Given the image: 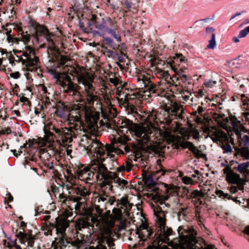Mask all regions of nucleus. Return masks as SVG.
Listing matches in <instances>:
<instances>
[{"label":"nucleus","mask_w":249,"mask_h":249,"mask_svg":"<svg viewBox=\"0 0 249 249\" xmlns=\"http://www.w3.org/2000/svg\"><path fill=\"white\" fill-rule=\"evenodd\" d=\"M112 128L115 130L116 134L114 136H126L125 133L129 131L132 136L135 137L139 142L142 145L146 144L148 141H153V135L150 127L142 124H133L132 121L126 118L120 119L112 124Z\"/></svg>","instance_id":"5"},{"label":"nucleus","mask_w":249,"mask_h":249,"mask_svg":"<svg viewBox=\"0 0 249 249\" xmlns=\"http://www.w3.org/2000/svg\"><path fill=\"white\" fill-rule=\"evenodd\" d=\"M234 155L237 157H242L245 160H249V149L245 146L236 148Z\"/></svg>","instance_id":"24"},{"label":"nucleus","mask_w":249,"mask_h":249,"mask_svg":"<svg viewBox=\"0 0 249 249\" xmlns=\"http://www.w3.org/2000/svg\"><path fill=\"white\" fill-rule=\"evenodd\" d=\"M133 204L130 203L127 197H123L117 200V208H114L110 214V211H107L101 217L102 227V234L104 238L110 240L114 233L112 229L114 227L115 221L122 220L123 213L129 216V211Z\"/></svg>","instance_id":"6"},{"label":"nucleus","mask_w":249,"mask_h":249,"mask_svg":"<svg viewBox=\"0 0 249 249\" xmlns=\"http://www.w3.org/2000/svg\"><path fill=\"white\" fill-rule=\"evenodd\" d=\"M41 90L43 91V94L44 96H48V95L50 94V93L48 92L47 88L44 86H41Z\"/></svg>","instance_id":"51"},{"label":"nucleus","mask_w":249,"mask_h":249,"mask_svg":"<svg viewBox=\"0 0 249 249\" xmlns=\"http://www.w3.org/2000/svg\"><path fill=\"white\" fill-rule=\"evenodd\" d=\"M222 116L220 115L215 114L214 117L217 120V122H219L220 118H222Z\"/></svg>","instance_id":"63"},{"label":"nucleus","mask_w":249,"mask_h":249,"mask_svg":"<svg viewBox=\"0 0 249 249\" xmlns=\"http://www.w3.org/2000/svg\"><path fill=\"white\" fill-rule=\"evenodd\" d=\"M5 247L10 249H22V248L17 244L16 242H11L10 243H4Z\"/></svg>","instance_id":"32"},{"label":"nucleus","mask_w":249,"mask_h":249,"mask_svg":"<svg viewBox=\"0 0 249 249\" xmlns=\"http://www.w3.org/2000/svg\"><path fill=\"white\" fill-rule=\"evenodd\" d=\"M216 195L222 199H231V196L227 193H224L222 191L220 190H216Z\"/></svg>","instance_id":"34"},{"label":"nucleus","mask_w":249,"mask_h":249,"mask_svg":"<svg viewBox=\"0 0 249 249\" xmlns=\"http://www.w3.org/2000/svg\"><path fill=\"white\" fill-rule=\"evenodd\" d=\"M110 83L113 84L114 86H117L119 84V80L117 78H112L109 79Z\"/></svg>","instance_id":"53"},{"label":"nucleus","mask_w":249,"mask_h":249,"mask_svg":"<svg viewBox=\"0 0 249 249\" xmlns=\"http://www.w3.org/2000/svg\"><path fill=\"white\" fill-rule=\"evenodd\" d=\"M19 100L21 102L23 103L25 105H27L29 103L28 99L24 96L20 97Z\"/></svg>","instance_id":"57"},{"label":"nucleus","mask_w":249,"mask_h":249,"mask_svg":"<svg viewBox=\"0 0 249 249\" xmlns=\"http://www.w3.org/2000/svg\"><path fill=\"white\" fill-rule=\"evenodd\" d=\"M45 99L44 100L43 102L44 103V106L46 107H48L50 104V99L49 98V97L48 96H45Z\"/></svg>","instance_id":"54"},{"label":"nucleus","mask_w":249,"mask_h":249,"mask_svg":"<svg viewBox=\"0 0 249 249\" xmlns=\"http://www.w3.org/2000/svg\"><path fill=\"white\" fill-rule=\"evenodd\" d=\"M215 34H213V37H212L211 39L209 41V44L207 45V48L209 49H214L216 45V41H215Z\"/></svg>","instance_id":"35"},{"label":"nucleus","mask_w":249,"mask_h":249,"mask_svg":"<svg viewBox=\"0 0 249 249\" xmlns=\"http://www.w3.org/2000/svg\"><path fill=\"white\" fill-rule=\"evenodd\" d=\"M68 109L66 106L63 103L59 102L56 105L55 114L61 117L66 115V112Z\"/></svg>","instance_id":"26"},{"label":"nucleus","mask_w":249,"mask_h":249,"mask_svg":"<svg viewBox=\"0 0 249 249\" xmlns=\"http://www.w3.org/2000/svg\"><path fill=\"white\" fill-rule=\"evenodd\" d=\"M128 138L126 136H114L113 138V141L111 142V143L107 144L104 145L103 143L104 147L106 148L107 146H110L112 149L111 150L107 158L109 157L110 158H113L114 156L113 153L116 154H120V153H124L123 149L126 152H128L130 150V148L129 146L125 145V143L128 141ZM104 151L107 152V151L106 149L104 150Z\"/></svg>","instance_id":"12"},{"label":"nucleus","mask_w":249,"mask_h":249,"mask_svg":"<svg viewBox=\"0 0 249 249\" xmlns=\"http://www.w3.org/2000/svg\"><path fill=\"white\" fill-rule=\"evenodd\" d=\"M80 145L93 156L90 164L86 167H82L77 170L78 179L75 178L78 183V179L86 183H90V181L96 180L100 185L102 191L100 194L95 197L94 205L96 212L100 214L102 213L103 209L105 207L107 204L112 205L115 201L114 197L109 196L105 189H108V191H112L113 182L117 186L123 188L127 185L128 182L125 179H121L116 173L108 172L107 167L103 163L107 156L110 154L109 152L112 148L108 145L106 148L107 152L104 151L106 148L104 147L102 143L97 139H92L88 136H84L80 142ZM78 185V184H77Z\"/></svg>","instance_id":"2"},{"label":"nucleus","mask_w":249,"mask_h":249,"mask_svg":"<svg viewBox=\"0 0 249 249\" xmlns=\"http://www.w3.org/2000/svg\"><path fill=\"white\" fill-rule=\"evenodd\" d=\"M136 233L141 240L145 241L151 236L153 233V230L147 224H142Z\"/></svg>","instance_id":"20"},{"label":"nucleus","mask_w":249,"mask_h":249,"mask_svg":"<svg viewBox=\"0 0 249 249\" xmlns=\"http://www.w3.org/2000/svg\"><path fill=\"white\" fill-rule=\"evenodd\" d=\"M139 96V94L132 89H125L122 95L118 98L119 102L122 104L125 107L129 106V101L134 100Z\"/></svg>","instance_id":"16"},{"label":"nucleus","mask_w":249,"mask_h":249,"mask_svg":"<svg viewBox=\"0 0 249 249\" xmlns=\"http://www.w3.org/2000/svg\"><path fill=\"white\" fill-rule=\"evenodd\" d=\"M213 141L215 142L223 143L228 141L227 136L222 131L215 129L213 131L209 133Z\"/></svg>","instance_id":"23"},{"label":"nucleus","mask_w":249,"mask_h":249,"mask_svg":"<svg viewBox=\"0 0 249 249\" xmlns=\"http://www.w3.org/2000/svg\"><path fill=\"white\" fill-rule=\"evenodd\" d=\"M89 249H107L105 246L101 245V244H99L95 247H94L93 246L90 247L89 248Z\"/></svg>","instance_id":"58"},{"label":"nucleus","mask_w":249,"mask_h":249,"mask_svg":"<svg viewBox=\"0 0 249 249\" xmlns=\"http://www.w3.org/2000/svg\"><path fill=\"white\" fill-rule=\"evenodd\" d=\"M7 40L9 43H18L19 41V39L18 38H13L10 36H7Z\"/></svg>","instance_id":"49"},{"label":"nucleus","mask_w":249,"mask_h":249,"mask_svg":"<svg viewBox=\"0 0 249 249\" xmlns=\"http://www.w3.org/2000/svg\"><path fill=\"white\" fill-rule=\"evenodd\" d=\"M136 80L139 85L142 87H147L150 94L157 93L158 91L164 88H162V85L160 84L157 85L152 82L150 80L149 75L145 71H141L136 76Z\"/></svg>","instance_id":"13"},{"label":"nucleus","mask_w":249,"mask_h":249,"mask_svg":"<svg viewBox=\"0 0 249 249\" xmlns=\"http://www.w3.org/2000/svg\"><path fill=\"white\" fill-rule=\"evenodd\" d=\"M182 146L185 148H189L191 151L195 147L193 143L190 142H185L182 143Z\"/></svg>","instance_id":"40"},{"label":"nucleus","mask_w":249,"mask_h":249,"mask_svg":"<svg viewBox=\"0 0 249 249\" xmlns=\"http://www.w3.org/2000/svg\"><path fill=\"white\" fill-rule=\"evenodd\" d=\"M224 174L226 175V179L228 182L231 184H239L241 181L240 176L234 173L229 167L223 169Z\"/></svg>","instance_id":"21"},{"label":"nucleus","mask_w":249,"mask_h":249,"mask_svg":"<svg viewBox=\"0 0 249 249\" xmlns=\"http://www.w3.org/2000/svg\"><path fill=\"white\" fill-rule=\"evenodd\" d=\"M149 63L151 66L150 71L160 79L158 84L162 85V88H165L168 80L170 79V75L167 71L163 70L157 66L165 64V62L160 59L157 55L152 54L150 55Z\"/></svg>","instance_id":"11"},{"label":"nucleus","mask_w":249,"mask_h":249,"mask_svg":"<svg viewBox=\"0 0 249 249\" xmlns=\"http://www.w3.org/2000/svg\"><path fill=\"white\" fill-rule=\"evenodd\" d=\"M249 33V26L240 31L238 37H244Z\"/></svg>","instance_id":"37"},{"label":"nucleus","mask_w":249,"mask_h":249,"mask_svg":"<svg viewBox=\"0 0 249 249\" xmlns=\"http://www.w3.org/2000/svg\"><path fill=\"white\" fill-rule=\"evenodd\" d=\"M77 180L72 177H69L65 186L68 191L69 196L63 193L59 194L60 201L66 204H69V201L72 200L74 195H80L82 196H89L90 193L89 189L83 188L77 183Z\"/></svg>","instance_id":"9"},{"label":"nucleus","mask_w":249,"mask_h":249,"mask_svg":"<svg viewBox=\"0 0 249 249\" xmlns=\"http://www.w3.org/2000/svg\"><path fill=\"white\" fill-rule=\"evenodd\" d=\"M74 246V242L71 239L68 238L66 235H57L54 241L52 243V248L53 249H63L68 245Z\"/></svg>","instance_id":"17"},{"label":"nucleus","mask_w":249,"mask_h":249,"mask_svg":"<svg viewBox=\"0 0 249 249\" xmlns=\"http://www.w3.org/2000/svg\"><path fill=\"white\" fill-rule=\"evenodd\" d=\"M217 82L212 79H209L205 81L203 83V86L208 88H213L215 86Z\"/></svg>","instance_id":"33"},{"label":"nucleus","mask_w":249,"mask_h":249,"mask_svg":"<svg viewBox=\"0 0 249 249\" xmlns=\"http://www.w3.org/2000/svg\"><path fill=\"white\" fill-rule=\"evenodd\" d=\"M36 36L38 37L40 36H46V39L48 42V46L51 50H54L55 48L54 43L53 41V35L49 33L48 30L44 26L40 25L37 26L36 31Z\"/></svg>","instance_id":"18"},{"label":"nucleus","mask_w":249,"mask_h":249,"mask_svg":"<svg viewBox=\"0 0 249 249\" xmlns=\"http://www.w3.org/2000/svg\"><path fill=\"white\" fill-rule=\"evenodd\" d=\"M18 237L19 238L20 242H22V240L24 239L26 237V235L22 231H19L18 234Z\"/></svg>","instance_id":"56"},{"label":"nucleus","mask_w":249,"mask_h":249,"mask_svg":"<svg viewBox=\"0 0 249 249\" xmlns=\"http://www.w3.org/2000/svg\"><path fill=\"white\" fill-rule=\"evenodd\" d=\"M15 56L9 59L10 63L13 65L15 62L21 63L28 71H36L39 68V61L35 55V50L30 46H26L25 51L14 50Z\"/></svg>","instance_id":"7"},{"label":"nucleus","mask_w":249,"mask_h":249,"mask_svg":"<svg viewBox=\"0 0 249 249\" xmlns=\"http://www.w3.org/2000/svg\"><path fill=\"white\" fill-rule=\"evenodd\" d=\"M54 223H49V224L46 223L44 226V230L45 234L47 235H52V229L54 228Z\"/></svg>","instance_id":"30"},{"label":"nucleus","mask_w":249,"mask_h":249,"mask_svg":"<svg viewBox=\"0 0 249 249\" xmlns=\"http://www.w3.org/2000/svg\"><path fill=\"white\" fill-rule=\"evenodd\" d=\"M87 196H82L80 195H74L72 197V201L76 202L75 205V209L77 213H82L84 211L86 208V197Z\"/></svg>","instance_id":"22"},{"label":"nucleus","mask_w":249,"mask_h":249,"mask_svg":"<svg viewBox=\"0 0 249 249\" xmlns=\"http://www.w3.org/2000/svg\"><path fill=\"white\" fill-rule=\"evenodd\" d=\"M98 87L99 95L102 97L106 105L109 107L111 104V92L110 89L102 78L99 79Z\"/></svg>","instance_id":"15"},{"label":"nucleus","mask_w":249,"mask_h":249,"mask_svg":"<svg viewBox=\"0 0 249 249\" xmlns=\"http://www.w3.org/2000/svg\"><path fill=\"white\" fill-rule=\"evenodd\" d=\"M243 118L249 124V112H244L243 113Z\"/></svg>","instance_id":"55"},{"label":"nucleus","mask_w":249,"mask_h":249,"mask_svg":"<svg viewBox=\"0 0 249 249\" xmlns=\"http://www.w3.org/2000/svg\"><path fill=\"white\" fill-rule=\"evenodd\" d=\"M244 189V186L242 185H239L238 187L235 186H232L230 188V191L231 193L233 194L236 193L238 190H242Z\"/></svg>","instance_id":"39"},{"label":"nucleus","mask_w":249,"mask_h":249,"mask_svg":"<svg viewBox=\"0 0 249 249\" xmlns=\"http://www.w3.org/2000/svg\"><path fill=\"white\" fill-rule=\"evenodd\" d=\"M125 227V225L124 222H120V224L119 225V230L121 231L123 229H124Z\"/></svg>","instance_id":"59"},{"label":"nucleus","mask_w":249,"mask_h":249,"mask_svg":"<svg viewBox=\"0 0 249 249\" xmlns=\"http://www.w3.org/2000/svg\"><path fill=\"white\" fill-rule=\"evenodd\" d=\"M223 127L227 130L231 141L235 140L237 142L242 141L249 149V131L247 134L242 135L241 131L243 127L241 125L240 122L235 116H230L229 120L226 121Z\"/></svg>","instance_id":"8"},{"label":"nucleus","mask_w":249,"mask_h":249,"mask_svg":"<svg viewBox=\"0 0 249 249\" xmlns=\"http://www.w3.org/2000/svg\"><path fill=\"white\" fill-rule=\"evenodd\" d=\"M57 235H66V231L69 226V221L63 218L57 217L54 223Z\"/></svg>","instance_id":"19"},{"label":"nucleus","mask_w":249,"mask_h":249,"mask_svg":"<svg viewBox=\"0 0 249 249\" xmlns=\"http://www.w3.org/2000/svg\"><path fill=\"white\" fill-rule=\"evenodd\" d=\"M143 180L145 184L147 185H152L153 183V179L151 174H149L143 178Z\"/></svg>","instance_id":"36"},{"label":"nucleus","mask_w":249,"mask_h":249,"mask_svg":"<svg viewBox=\"0 0 249 249\" xmlns=\"http://www.w3.org/2000/svg\"><path fill=\"white\" fill-rule=\"evenodd\" d=\"M41 107H42V106L40 107V108H36L35 110V114L37 116H39V115L41 114V117H44V113H41V111H42V109H41Z\"/></svg>","instance_id":"50"},{"label":"nucleus","mask_w":249,"mask_h":249,"mask_svg":"<svg viewBox=\"0 0 249 249\" xmlns=\"http://www.w3.org/2000/svg\"><path fill=\"white\" fill-rule=\"evenodd\" d=\"M125 57V55L119 56L118 57L119 61L121 62H124V61Z\"/></svg>","instance_id":"61"},{"label":"nucleus","mask_w":249,"mask_h":249,"mask_svg":"<svg viewBox=\"0 0 249 249\" xmlns=\"http://www.w3.org/2000/svg\"><path fill=\"white\" fill-rule=\"evenodd\" d=\"M11 128L9 127H4L0 130V134H9L11 133Z\"/></svg>","instance_id":"45"},{"label":"nucleus","mask_w":249,"mask_h":249,"mask_svg":"<svg viewBox=\"0 0 249 249\" xmlns=\"http://www.w3.org/2000/svg\"><path fill=\"white\" fill-rule=\"evenodd\" d=\"M35 141V140H29L28 142H26V143H24L23 146H21V148H29L31 147L33 145Z\"/></svg>","instance_id":"43"},{"label":"nucleus","mask_w":249,"mask_h":249,"mask_svg":"<svg viewBox=\"0 0 249 249\" xmlns=\"http://www.w3.org/2000/svg\"><path fill=\"white\" fill-rule=\"evenodd\" d=\"M235 168L240 173L245 176L248 175L249 174V161L239 163Z\"/></svg>","instance_id":"25"},{"label":"nucleus","mask_w":249,"mask_h":249,"mask_svg":"<svg viewBox=\"0 0 249 249\" xmlns=\"http://www.w3.org/2000/svg\"><path fill=\"white\" fill-rule=\"evenodd\" d=\"M173 59H169L167 61V66L170 67L174 71H175L178 76H180V78L185 77V81L187 80V77L186 75L181 74L180 75H179V72L180 69L179 68L178 62H183L185 61V57L180 54H176V56L173 57Z\"/></svg>","instance_id":"14"},{"label":"nucleus","mask_w":249,"mask_h":249,"mask_svg":"<svg viewBox=\"0 0 249 249\" xmlns=\"http://www.w3.org/2000/svg\"><path fill=\"white\" fill-rule=\"evenodd\" d=\"M88 222L85 220L80 219L76 223V229L81 230V229L86 228L88 226Z\"/></svg>","instance_id":"31"},{"label":"nucleus","mask_w":249,"mask_h":249,"mask_svg":"<svg viewBox=\"0 0 249 249\" xmlns=\"http://www.w3.org/2000/svg\"><path fill=\"white\" fill-rule=\"evenodd\" d=\"M182 182L186 184H192L194 181L190 177H184L182 178Z\"/></svg>","instance_id":"41"},{"label":"nucleus","mask_w":249,"mask_h":249,"mask_svg":"<svg viewBox=\"0 0 249 249\" xmlns=\"http://www.w3.org/2000/svg\"><path fill=\"white\" fill-rule=\"evenodd\" d=\"M193 153L195 155V156L197 158H200L202 157L201 152L198 149L196 146L194 147V148L191 150Z\"/></svg>","instance_id":"42"},{"label":"nucleus","mask_w":249,"mask_h":249,"mask_svg":"<svg viewBox=\"0 0 249 249\" xmlns=\"http://www.w3.org/2000/svg\"><path fill=\"white\" fill-rule=\"evenodd\" d=\"M21 39L22 41L24 43H27L30 40V35L27 33V32H22L21 33Z\"/></svg>","instance_id":"38"},{"label":"nucleus","mask_w":249,"mask_h":249,"mask_svg":"<svg viewBox=\"0 0 249 249\" xmlns=\"http://www.w3.org/2000/svg\"><path fill=\"white\" fill-rule=\"evenodd\" d=\"M10 76L14 79H18L20 76V73L18 71L12 72L10 74Z\"/></svg>","instance_id":"52"},{"label":"nucleus","mask_w":249,"mask_h":249,"mask_svg":"<svg viewBox=\"0 0 249 249\" xmlns=\"http://www.w3.org/2000/svg\"><path fill=\"white\" fill-rule=\"evenodd\" d=\"M199 174V172L198 170H196L195 171L194 174H192V177L193 178H197L199 179L198 175Z\"/></svg>","instance_id":"60"},{"label":"nucleus","mask_w":249,"mask_h":249,"mask_svg":"<svg viewBox=\"0 0 249 249\" xmlns=\"http://www.w3.org/2000/svg\"><path fill=\"white\" fill-rule=\"evenodd\" d=\"M179 80V77L177 76H173L171 77L170 76V79L168 80V81L166 83L165 88H168L172 86H175V87H177L178 85H179L180 83L178 82Z\"/></svg>","instance_id":"28"},{"label":"nucleus","mask_w":249,"mask_h":249,"mask_svg":"<svg viewBox=\"0 0 249 249\" xmlns=\"http://www.w3.org/2000/svg\"><path fill=\"white\" fill-rule=\"evenodd\" d=\"M51 216L50 215H44L42 217V218L43 219V220L45 221H47L50 218Z\"/></svg>","instance_id":"64"},{"label":"nucleus","mask_w":249,"mask_h":249,"mask_svg":"<svg viewBox=\"0 0 249 249\" xmlns=\"http://www.w3.org/2000/svg\"><path fill=\"white\" fill-rule=\"evenodd\" d=\"M203 194L201 192L197 190L194 191L191 194V197L192 198H196L198 196H202Z\"/></svg>","instance_id":"44"},{"label":"nucleus","mask_w":249,"mask_h":249,"mask_svg":"<svg viewBox=\"0 0 249 249\" xmlns=\"http://www.w3.org/2000/svg\"><path fill=\"white\" fill-rule=\"evenodd\" d=\"M132 165L129 161H126L125 164H123L121 166H120L117 168V172L118 173L113 172V173H116L117 176L121 179V178L119 177V173L123 172L124 171L129 172L131 170ZM123 179H122V180Z\"/></svg>","instance_id":"27"},{"label":"nucleus","mask_w":249,"mask_h":249,"mask_svg":"<svg viewBox=\"0 0 249 249\" xmlns=\"http://www.w3.org/2000/svg\"><path fill=\"white\" fill-rule=\"evenodd\" d=\"M168 196H161L157 193L152 196V199L157 206L153 207L154 215L156 217V226L158 228L157 232L155 234L156 239L152 244L147 247V249H170L167 246H161L162 243H168L169 241V236L172 234V230L166 226L165 211L163 209L169 207V205L165 202ZM189 249H215L212 245H207L204 248H199L196 245H193Z\"/></svg>","instance_id":"3"},{"label":"nucleus","mask_w":249,"mask_h":249,"mask_svg":"<svg viewBox=\"0 0 249 249\" xmlns=\"http://www.w3.org/2000/svg\"><path fill=\"white\" fill-rule=\"evenodd\" d=\"M127 107H128V113L132 114L135 117H136L137 116H140V118H141L142 120H143L144 118L143 117V116L144 115H143L142 116L139 114L138 109L136 107H135V106H134L133 105H131V104H129V106H127Z\"/></svg>","instance_id":"29"},{"label":"nucleus","mask_w":249,"mask_h":249,"mask_svg":"<svg viewBox=\"0 0 249 249\" xmlns=\"http://www.w3.org/2000/svg\"><path fill=\"white\" fill-rule=\"evenodd\" d=\"M5 201L9 203L13 200V197L10 193L6 194V197L5 198Z\"/></svg>","instance_id":"48"},{"label":"nucleus","mask_w":249,"mask_h":249,"mask_svg":"<svg viewBox=\"0 0 249 249\" xmlns=\"http://www.w3.org/2000/svg\"><path fill=\"white\" fill-rule=\"evenodd\" d=\"M107 23L104 21L103 23L95 24V30H93L92 28L90 29V32L93 33L94 35H99L103 37L107 34H110L117 41L120 40V36L118 35L119 33L120 29L117 23L114 20L111 19L107 20Z\"/></svg>","instance_id":"10"},{"label":"nucleus","mask_w":249,"mask_h":249,"mask_svg":"<svg viewBox=\"0 0 249 249\" xmlns=\"http://www.w3.org/2000/svg\"><path fill=\"white\" fill-rule=\"evenodd\" d=\"M197 111L198 113L201 114V113L203 111V108L201 106H198L197 109Z\"/></svg>","instance_id":"62"},{"label":"nucleus","mask_w":249,"mask_h":249,"mask_svg":"<svg viewBox=\"0 0 249 249\" xmlns=\"http://www.w3.org/2000/svg\"><path fill=\"white\" fill-rule=\"evenodd\" d=\"M183 112L182 108L177 105H174L170 108L167 107L165 110L160 113L154 110L152 111H145V116L143 117L146 123L143 124L147 125L149 127H150L153 135V141H148L146 144L152 145L156 142L155 134L159 131L157 126L160 124H166L167 125H169L172 120H182Z\"/></svg>","instance_id":"4"},{"label":"nucleus","mask_w":249,"mask_h":249,"mask_svg":"<svg viewBox=\"0 0 249 249\" xmlns=\"http://www.w3.org/2000/svg\"><path fill=\"white\" fill-rule=\"evenodd\" d=\"M222 148L225 152H227V153L231 152L232 151L231 147L229 144L223 145L222 146Z\"/></svg>","instance_id":"46"},{"label":"nucleus","mask_w":249,"mask_h":249,"mask_svg":"<svg viewBox=\"0 0 249 249\" xmlns=\"http://www.w3.org/2000/svg\"><path fill=\"white\" fill-rule=\"evenodd\" d=\"M214 29L213 27H207L206 29V32L207 34L210 35L211 36V37H213V34H215L214 33Z\"/></svg>","instance_id":"47"},{"label":"nucleus","mask_w":249,"mask_h":249,"mask_svg":"<svg viewBox=\"0 0 249 249\" xmlns=\"http://www.w3.org/2000/svg\"><path fill=\"white\" fill-rule=\"evenodd\" d=\"M50 72L63 91L73 96L76 101L69 107L68 119L71 126L70 128L60 127L53 122L45 124L44 137L39 141L40 146H47L57 152L61 146L70 147L73 137L77 135L88 136L86 133L96 131L100 125L98 122L99 111L107 120V126L112 128V124L116 122L113 120L117 115L116 110L108 107L104 110L101 98L92 84L94 79L92 74L82 72L77 75L78 83L82 87L72 82L71 77L65 72L51 69Z\"/></svg>","instance_id":"1"}]
</instances>
